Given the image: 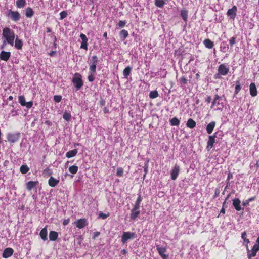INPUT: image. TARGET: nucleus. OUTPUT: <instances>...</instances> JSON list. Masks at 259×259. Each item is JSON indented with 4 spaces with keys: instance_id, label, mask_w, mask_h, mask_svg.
<instances>
[{
    "instance_id": "obj_12",
    "label": "nucleus",
    "mask_w": 259,
    "mask_h": 259,
    "mask_svg": "<svg viewBox=\"0 0 259 259\" xmlns=\"http://www.w3.org/2000/svg\"><path fill=\"white\" fill-rule=\"evenodd\" d=\"M14 253V250L12 248H6L4 249L2 256L4 258H8L11 257Z\"/></svg>"
},
{
    "instance_id": "obj_2",
    "label": "nucleus",
    "mask_w": 259,
    "mask_h": 259,
    "mask_svg": "<svg viewBox=\"0 0 259 259\" xmlns=\"http://www.w3.org/2000/svg\"><path fill=\"white\" fill-rule=\"evenodd\" d=\"M230 69L229 65L226 63L220 64L218 68V73L214 75L215 79H219L221 76H226L229 72Z\"/></svg>"
},
{
    "instance_id": "obj_41",
    "label": "nucleus",
    "mask_w": 259,
    "mask_h": 259,
    "mask_svg": "<svg viewBox=\"0 0 259 259\" xmlns=\"http://www.w3.org/2000/svg\"><path fill=\"white\" fill-rule=\"evenodd\" d=\"M123 169L122 167H118L117 169L116 176L121 177L123 176Z\"/></svg>"
},
{
    "instance_id": "obj_62",
    "label": "nucleus",
    "mask_w": 259,
    "mask_h": 259,
    "mask_svg": "<svg viewBox=\"0 0 259 259\" xmlns=\"http://www.w3.org/2000/svg\"><path fill=\"white\" fill-rule=\"evenodd\" d=\"M103 112H104V113H108L109 112V109L107 107H104L103 108Z\"/></svg>"
},
{
    "instance_id": "obj_6",
    "label": "nucleus",
    "mask_w": 259,
    "mask_h": 259,
    "mask_svg": "<svg viewBox=\"0 0 259 259\" xmlns=\"http://www.w3.org/2000/svg\"><path fill=\"white\" fill-rule=\"evenodd\" d=\"M20 137V134L19 133H9L7 135V139L8 141L11 143H15L19 140Z\"/></svg>"
},
{
    "instance_id": "obj_31",
    "label": "nucleus",
    "mask_w": 259,
    "mask_h": 259,
    "mask_svg": "<svg viewBox=\"0 0 259 259\" xmlns=\"http://www.w3.org/2000/svg\"><path fill=\"white\" fill-rule=\"evenodd\" d=\"M171 126H178L180 124V120L176 117L171 119L169 121Z\"/></svg>"
},
{
    "instance_id": "obj_40",
    "label": "nucleus",
    "mask_w": 259,
    "mask_h": 259,
    "mask_svg": "<svg viewBox=\"0 0 259 259\" xmlns=\"http://www.w3.org/2000/svg\"><path fill=\"white\" fill-rule=\"evenodd\" d=\"M71 117V114L67 112H65L63 115V118L67 121L70 120Z\"/></svg>"
},
{
    "instance_id": "obj_14",
    "label": "nucleus",
    "mask_w": 259,
    "mask_h": 259,
    "mask_svg": "<svg viewBox=\"0 0 259 259\" xmlns=\"http://www.w3.org/2000/svg\"><path fill=\"white\" fill-rule=\"evenodd\" d=\"M217 133H214V135L210 136L209 139L207 142V149L210 150L213 146V144L215 143V138L217 137Z\"/></svg>"
},
{
    "instance_id": "obj_56",
    "label": "nucleus",
    "mask_w": 259,
    "mask_h": 259,
    "mask_svg": "<svg viewBox=\"0 0 259 259\" xmlns=\"http://www.w3.org/2000/svg\"><path fill=\"white\" fill-rule=\"evenodd\" d=\"M69 221H70V219L69 218H68L67 219H64L63 221V225L64 226H66L68 224V223H69Z\"/></svg>"
},
{
    "instance_id": "obj_60",
    "label": "nucleus",
    "mask_w": 259,
    "mask_h": 259,
    "mask_svg": "<svg viewBox=\"0 0 259 259\" xmlns=\"http://www.w3.org/2000/svg\"><path fill=\"white\" fill-rule=\"evenodd\" d=\"M225 204V201L224 202V203L223 204V207L220 211L221 213H223V214H224L225 213V209L224 208Z\"/></svg>"
},
{
    "instance_id": "obj_42",
    "label": "nucleus",
    "mask_w": 259,
    "mask_h": 259,
    "mask_svg": "<svg viewBox=\"0 0 259 259\" xmlns=\"http://www.w3.org/2000/svg\"><path fill=\"white\" fill-rule=\"evenodd\" d=\"M67 12L65 11H63L60 13V20H63L67 16Z\"/></svg>"
},
{
    "instance_id": "obj_50",
    "label": "nucleus",
    "mask_w": 259,
    "mask_h": 259,
    "mask_svg": "<svg viewBox=\"0 0 259 259\" xmlns=\"http://www.w3.org/2000/svg\"><path fill=\"white\" fill-rule=\"evenodd\" d=\"M138 195V197L136 201V203H139L141 205V202L142 201V197L141 196V193H139Z\"/></svg>"
},
{
    "instance_id": "obj_39",
    "label": "nucleus",
    "mask_w": 259,
    "mask_h": 259,
    "mask_svg": "<svg viewBox=\"0 0 259 259\" xmlns=\"http://www.w3.org/2000/svg\"><path fill=\"white\" fill-rule=\"evenodd\" d=\"M18 101L21 105L24 106L25 105V98L24 96H20L18 98Z\"/></svg>"
},
{
    "instance_id": "obj_16",
    "label": "nucleus",
    "mask_w": 259,
    "mask_h": 259,
    "mask_svg": "<svg viewBox=\"0 0 259 259\" xmlns=\"http://www.w3.org/2000/svg\"><path fill=\"white\" fill-rule=\"evenodd\" d=\"M11 53L10 52L2 51L0 53V59L3 61H8L9 59Z\"/></svg>"
},
{
    "instance_id": "obj_22",
    "label": "nucleus",
    "mask_w": 259,
    "mask_h": 259,
    "mask_svg": "<svg viewBox=\"0 0 259 259\" xmlns=\"http://www.w3.org/2000/svg\"><path fill=\"white\" fill-rule=\"evenodd\" d=\"M39 235L41 238L44 240L46 241L47 240V227H45L41 229L39 233Z\"/></svg>"
},
{
    "instance_id": "obj_3",
    "label": "nucleus",
    "mask_w": 259,
    "mask_h": 259,
    "mask_svg": "<svg viewBox=\"0 0 259 259\" xmlns=\"http://www.w3.org/2000/svg\"><path fill=\"white\" fill-rule=\"evenodd\" d=\"M72 82L77 90L80 89L83 85L81 75L78 73H75L72 78Z\"/></svg>"
},
{
    "instance_id": "obj_49",
    "label": "nucleus",
    "mask_w": 259,
    "mask_h": 259,
    "mask_svg": "<svg viewBox=\"0 0 259 259\" xmlns=\"http://www.w3.org/2000/svg\"><path fill=\"white\" fill-rule=\"evenodd\" d=\"M126 23V21L119 20L118 25L119 27L123 28L125 26Z\"/></svg>"
},
{
    "instance_id": "obj_47",
    "label": "nucleus",
    "mask_w": 259,
    "mask_h": 259,
    "mask_svg": "<svg viewBox=\"0 0 259 259\" xmlns=\"http://www.w3.org/2000/svg\"><path fill=\"white\" fill-rule=\"evenodd\" d=\"M62 100V96L61 95H55L54 96V100L57 103L60 102Z\"/></svg>"
},
{
    "instance_id": "obj_59",
    "label": "nucleus",
    "mask_w": 259,
    "mask_h": 259,
    "mask_svg": "<svg viewBox=\"0 0 259 259\" xmlns=\"http://www.w3.org/2000/svg\"><path fill=\"white\" fill-rule=\"evenodd\" d=\"M211 101V97L209 96H207V98L205 99V102L208 104Z\"/></svg>"
},
{
    "instance_id": "obj_29",
    "label": "nucleus",
    "mask_w": 259,
    "mask_h": 259,
    "mask_svg": "<svg viewBox=\"0 0 259 259\" xmlns=\"http://www.w3.org/2000/svg\"><path fill=\"white\" fill-rule=\"evenodd\" d=\"M132 70V68L130 66H127L123 71V75L125 78H127V77L131 74V72Z\"/></svg>"
},
{
    "instance_id": "obj_43",
    "label": "nucleus",
    "mask_w": 259,
    "mask_h": 259,
    "mask_svg": "<svg viewBox=\"0 0 259 259\" xmlns=\"http://www.w3.org/2000/svg\"><path fill=\"white\" fill-rule=\"evenodd\" d=\"M94 73H92L91 71L88 76V79L90 82H93L95 80Z\"/></svg>"
},
{
    "instance_id": "obj_8",
    "label": "nucleus",
    "mask_w": 259,
    "mask_h": 259,
    "mask_svg": "<svg viewBox=\"0 0 259 259\" xmlns=\"http://www.w3.org/2000/svg\"><path fill=\"white\" fill-rule=\"evenodd\" d=\"M135 233L124 232L122 236L121 241L123 243H125L128 239L135 238Z\"/></svg>"
},
{
    "instance_id": "obj_9",
    "label": "nucleus",
    "mask_w": 259,
    "mask_h": 259,
    "mask_svg": "<svg viewBox=\"0 0 259 259\" xmlns=\"http://www.w3.org/2000/svg\"><path fill=\"white\" fill-rule=\"evenodd\" d=\"M237 7L233 6L231 9L228 10L227 15L230 17V19L234 20L237 15Z\"/></svg>"
},
{
    "instance_id": "obj_55",
    "label": "nucleus",
    "mask_w": 259,
    "mask_h": 259,
    "mask_svg": "<svg viewBox=\"0 0 259 259\" xmlns=\"http://www.w3.org/2000/svg\"><path fill=\"white\" fill-rule=\"evenodd\" d=\"M99 235H100L99 232H95L94 233L92 238L93 239H95L97 237H98L99 236Z\"/></svg>"
},
{
    "instance_id": "obj_23",
    "label": "nucleus",
    "mask_w": 259,
    "mask_h": 259,
    "mask_svg": "<svg viewBox=\"0 0 259 259\" xmlns=\"http://www.w3.org/2000/svg\"><path fill=\"white\" fill-rule=\"evenodd\" d=\"M23 45V43L22 40L19 39L18 37L15 39L14 46L16 49L18 50H21L22 49Z\"/></svg>"
},
{
    "instance_id": "obj_32",
    "label": "nucleus",
    "mask_w": 259,
    "mask_h": 259,
    "mask_svg": "<svg viewBox=\"0 0 259 259\" xmlns=\"http://www.w3.org/2000/svg\"><path fill=\"white\" fill-rule=\"evenodd\" d=\"M120 37L123 39L124 40L128 35V31L125 29H123L120 31L119 33Z\"/></svg>"
},
{
    "instance_id": "obj_44",
    "label": "nucleus",
    "mask_w": 259,
    "mask_h": 259,
    "mask_svg": "<svg viewBox=\"0 0 259 259\" xmlns=\"http://www.w3.org/2000/svg\"><path fill=\"white\" fill-rule=\"evenodd\" d=\"M88 41L85 40L84 41H82L80 45V48L84 49L85 50H88Z\"/></svg>"
},
{
    "instance_id": "obj_38",
    "label": "nucleus",
    "mask_w": 259,
    "mask_h": 259,
    "mask_svg": "<svg viewBox=\"0 0 259 259\" xmlns=\"http://www.w3.org/2000/svg\"><path fill=\"white\" fill-rule=\"evenodd\" d=\"M158 95H159L158 93L156 90L150 92V93L149 94V97L151 99H155V98H157L158 96Z\"/></svg>"
},
{
    "instance_id": "obj_25",
    "label": "nucleus",
    "mask_w": 259,
    "mask_h": 259,
    "mask_svg": "<svg viewBox=\"0 0 259 259\" xmlns=\"http://www.w3.org/2000/svg\"><path fill=\"white\" fill-rule=\"evenodd\" d=\"M196 125V122L192 119L190 118L186 123V126L190 128H194Z\"/></svg>"
},
{
    "instance_id": "obj_57",
    "label": "nucleus",
    "mask_w": 259,
    "mask_h": 259,
    "mask_svg": "<svg viewBox=\"0 0 259 259\" xmlns=\"http://www.w3.org/2000/svg\"><path fill=\"white\" fill-rule=\"evenodd\" d=\"M141 205L139 203H137L135 202L134 206L133 208H135V209H139L140 208Z\"/></svg>"
},
{
    "instance_id": "obj_61",
    "label": "nucleus",
    "mask_w": 259,
    "mask_h": 259,
    "mask_svg": "<svg viewBox=\"0 0 259 259\" xmlns=\"http://www.w3.org/2000/svg\"><path fill=\"white\" fill-rule=\"evenodd\" d=\"M219 193H220L219 190L218 189H216L215 191V193H214V195L213 196V197L214 198L217 197L219 196Z\"/></svg>"
},
{
    "instance_id": "obj_15",
    "label": "nucleus",
    "mask_w": 259,
    "mask_h": 259,
    "mask_svg": "<svg viewBox=\"0 0 259 259\" xmlns=\"http://www.w3.org/2000/svg\"><path fill=\"white\" fill-rule=\"evenodd\" d=\"M60 180L59 179H56L52 176H51L48 180V184L51 187H55L59 183Z\"/></svg>"
},
{
    "instance_id": "obj_63",
    "label": "nucleus",
    "mask_w": 259,
    "mask_h": 259,
    "mask_svg": "<svg viewBox=\"0 0 259 259\" xmlns=\"http://www.w3.org/2000/svg\"><path fill=\"white\" fill-rule=\"evenodd\" d=\"M255 199V197H252L249 198L248 200H247V203H249L250 202L253 201Z\"/></svg>"
},
{
    "instance_id": "obj_19",
    "label": "nucleus",
    "mask_w": 259,
    "mask_h": 259,
    "mask_svg": "<svg viewBox=\"0 0 259 259\" xmlns=\"http://www.w3.org/2000/svg\"><path fill=\"white\" fill-rule=\"evenodd\" d=\"M58 237V233L54 231H51L49 234V237L50 241H56Z\"/></svg>"
},
{
    "instance_id": "obj_27",
    "label": "nucleus",
    "mask_w": 259,
    "mask_h": 259,
    "mask_svg": "<svg viewBox=\"0 0 259 259\" xmlns=\"http://www.w3.org/2000/svg\"><path fill=\"white\" fill-rule=\"evenodd\" d=\"M34 15V12L32 9L30 7H28L25 10V16L27 18H31Z\"/></svg>"
},
{
    "instance_id": "obj_37",
    "label": "nucleus",
    "mask_w": 259,
    "mask_h": 259,
    "mask_svg": "<svg viewBox=\"0 0 259 259\" xmlns=\"http://www.w3.org/2000/svg\"><path fill=\"white\" fill-rule=\"evenodd\" d=\"M165 4L163 0H155V5L159 8H162Z\"/></svg>"
},
{
    "instance_id": "obj_4",
    "label": "nucleus",
    "mask_w": 259,
    "mask_h": 259,
    "mask_svg": "<svg viewBox=\"0 0 259 259\" xmlns=\"http://www.w3.org/2000/svg\"><path fill=\"white\" fill-rule=\"evenodd\" d=\"M98 62V58L96 55H94L92 57L91 59L90 62V67L89 69L90 71L92 73H96L97 65Z\"/></svg>"
},
{
    "instance_id": "obj_13",
    "label": "nucleus",
    "mask_w": 259,
    "mask_h": 259,
    "mask_svg": "<svg viewBox=\"0 0 259 259\" xmlns=\"http://www.w3.org/2000/svg\"><path fill=\"white\" fill-rule=\"evenodd\" d=\"M157 250L159 254L163 259H168V255L165 254V252L166 251V248L165 247H161L158 245L157 246Z\"/></svg>"
},
{
    "instance_id": "obj_26",
    "label": "nucleus",
    "mask_w": 259,
    "mask_h": 259,
    "mask_svg": "<svg viewBox=\"0 0 259 259\" xmlns=\"http://www.w3.org/2000/svg\"><path fill=\"white\" fill-rule=\"evenodd\" d=\"M77 150L76 149L69 151L66 153V157L70 158L74 157L77 153Z\"/></svg>"
},
{
    "instance_id": "obj_10",
    "label": "nucleus",
    "mask_w": 259,
    "mask_h": 259,
    "mask_svg": "<svg viewBox=\"0 0 259 259\" xmlns=\"http://www.w3.org/2000/svg\"><path fill=\"white\" fill-rule=\"evenodd\" d=\"M180 172V167L178 165L176 164L173 168L171 170L170 175H171V179L172 180H175Z\"/></svg>"
},
{
    "instance_id": "obj_52",
    "label": "nucleus",
    "mask_w": 259,
    "mask_h": 259,
    "mask_svg": "<svg viewBox=\"0 0 259 259\" xmlns=\"http://www.w3.org/2000/svg\"><path fill=\"white\" fill-rule=\"evenodd\" d=\"M80 37L82 39V41H84L85 40H88L86 35L83 33H81L80 35Z\"/></svg>"
},
{
    "instance_id": "obj_54",
    "label": "nucleus",
    "mask_w": 259,
    "mask_h": 259,
    "mask_svg": "<svg viewBox=\"0 0 259 259\" xmlns=\"http://www.w3.org/2000/svg\"><path fill=\"white\" fill-rule=\"evenodd\" d=\"M215 105H220V102H218V101L217 100H215V99H214L213 102H212V106H211V108H212L213 106H214Z\"/></svg>"
},
{
    "instance_id": "obj_11",
    "label": "nucleus",
    "mask_w": 259,
    "mask_h": 259,
    "mask_svg": "<svg viewBox=\"0 0 259 259\" xmlns=\"http://www.w3.org/2000/svg\"><path fill=\"white\" fill-rule=\"evenodd\" d=\"M76 226L79 229H82L88 225V223L86 219H80L75 222Z\"/></svg>"
},
{
    "instance_id": "obj_35",
    "label": "nucleus",
    "mask_w": 259,
    "mask_h": 259,
    "mask_svg": "<svg viewBox=\"0 0 259 259\" xmlns=\"http://www.w3.org/2000/svg\"><path fill=\"white\" fill-rule=\"evenodd\" d=\"M181 16L184 21H187L188 18V11L186 10H181Z\"/></svg>"
},
{
    "instance_id": "obj_58",
    "label": "nucleus",
    "mask_w": 259,
    "mask_h": 259,
    "mask_svg": "<svg viewBox=\"0 0 259 259\" xmlns=\"http://www.w3.org/2000/svg\"><path fill=\"white\" fill-rule=\"evenodd\" d=\"M215 100L218 101V102H220V100L222 99V97L219 96L218 94L215 95L214 98Z\"/></svg>"
},
{
    "instance_id": "obj_64",
    "label": "nucleus",
    "mask_w": 259,
    "mask_h": 259,
    "mask_svg": "<svg viewBox=\"0 0 259 259\" xmlns=\"http://www.w3.org/2000/svg\"><path fill=\"white\" fill-rule=\"evenodd\" d=\"M246 232H243L241 234L242 239H243V240L246 239Z\"/></svg>"
},
{
    "instance_id": "obj_1",
    "label": "nucleus",
    "mask_w": 259,
    "mask_h": 259,
    "mask_svg": "<svg viewBox=\"0 0 259 259\" xmlns=\"http://www.w3.org/2000/svg\"><path fill=\"white\" fill-rule=\"evenodd\" d=\"M2 36L4 38L7 42L13 46L15 39V33L13 30L9 27H5L3 29Z\"/></svg>"
},
{
    "instance_id": "obj_48",
    "label": "nucleus",
    "mask_w": 259,
    "mask_h": 259,
    "mask_svg": "<svg viewBox=\"0 0 259 259\" xmlns=\"http://www.w3.org/2000/svg\"><path fill=\"white\" fill-rule=\"evenodd\" d=\"M229 44L232 47L234 46V45L235 44L236 42V37L235 36H233L232 37H231L229 40Z\"/></svg>"
},
{
    "instance_id": "obj_51",
    "label": "nucleus",
    "mask_w": 259,
    "mask_h": 259,
    "mask_svg": "<svg viewBox=\"0 0 259 259\" xmlns=\"http://www.w3.org/2000/svg\"><path fill=\"white\" fill-rule=\"evenodd\" d=\"M33 105V102L32 101H29L25 103V105H24V106H26L27 108L29 109L32 107Z\"/></svg>"
},
{
    "instance_id": "obj_17",
    "label": "nucleus",
    "mask_w": 259,
    "mask_h": 259,
    "mask_svg": "<svg viewBox=\"0 0 259 259\" xmlns=\"http://www.w3.org/2000/svg\"><path fill=\"white\" fill-rule=\"evenodd\" d=\"M250 94L252 97H255L257 94V91L254 83H250L249 85Z\"/></svg>"
},
{
    "instance_id": "obj_46",
    "label": "nucleus",
    "mask_w": 259,
    "mask_h": 259,
    "mask_svg": "<svg viewBox=\"0 0 259 259\" xmlns=\"http://www.w3.org/2000/svg\"><path fill=\"white\" fill-rule=\"evenodd\" d=\"M188 80L187 78L183 76L180 79V82L181 84H186L187 83Z\"/></svg>"
},
{
    "instance_id": "obj_30",
    "label": "nucleus",
    "mask_w": 259,
    "mask_h": 259,
    "mask_svg": "<svg viewBox=\"0 0 259 259\" xmlns=\"http://www.w3.org/2000/svg\"><path fill=\"white\" fill-rule=\"evenodd\" d=\"M36 182H34L32 181H29L26 184L27 189L28 190H32L36 185Z\"/></svg>"
},
{
    "instance_id": "obj_5",
    "label": "nucleus",
    "mask_w": 259,
    "mask_h": 259,
    "mask_svg": "<svg viewBox=\"0 0 259 259\" xmlns=\"http://www.w3.org/2000/svg\"><path fill=\"white\" fill-rule=\"evenodd\" d=\"M8 16L14 22L18 21L21 18V15L18 11L12 10H8Z\"/></svg>"
},
{
    "instance_id": "obj_36",
    "label": "nucleus",
    "mask_w": 259,
    "mask_h": 259,
    "mask_svg": "<svg viewBox=\"0 0 259 259\" xmlns=\"http://www.w3.org/2000/svg\"><path fill=\"white\" fill-rule=\"evenodd\" d=\"M241 87L240 83V81L239 80L236 81V85L235 88V95H237L241 90Z\"/></svg>"
},
{
    "instance_id": "obj_20",
    "label": "nucleus",
    "mask_w": 259,
    "mask_h": 259,
    "mask_svg": "<svg viewBox=\"0 0 259 259\" xmlns=\"http://www.w3.org/2000/svg\"><path fill=\"white\" fill-rule=\"evenodd\" d=\"M140 213V211L139 209H135V208H132L131 213V219L133 220H136Z\"/></svg>"
},
{
    "instance_id": "obj_7",
    "label": "nucleus",
    "mask_w": 259,
    "mask_h": 259,
    "mask_svg": "<svg viewBox=\"0 0 259 259\" xmlns=\"http://www.w3.org/2000/svg\"><path fill=\"white\" fill-rule=\"evenodd\" d=\"M247 256L250 259L252 257L255 256L256 255V253L258 251H259V245L255 244L252 247L251 251L248 249V247L247 246Z\"/></svg>"
},
{
    "instance_id": "obj_33",
    "label": "nucleus",
    "mask_w": 259,
    "mask_h": 259,
    "mask_svg": "<svg viewBox=\"0 0 259 259\" xmlns=\"http://www.w3.org/2000/svg\"><path fill=\"white\" fill-rule=\"evenodd\" d=\"M29 168L27 165H22L20 168V171L22 174H25L28 172Z\"/></svg>"
},
{
    "instance_id": "obj_18",
    "label": "nucleus",
    "mask_w": 259,
    "mask_h": 259,
    "mask_svg": "<svg viewBox=\"0 0 259 259\" xmlns=\"http://www.w3.org/2000/svg\"><path fill=\"white\" fill-rule=\"evenodd\" d=\"M240 203L241 201L239 198H235L233 200V205L237 211H240L242 209Z\"/></svg>"
},
{
    "instance_id": "obj_53",
    "label": "nucleus",
    "mask_w": 259,
    "mask_h": 259,
    "mask_svg": "<svg viewBox=\"0 0 259 259\" xmlns=\"http://www.w3.org/2000/svg\"><path fill=\"white\" fill-rule=\"evenodd\" d=\"M105 100L103 99H101L99 101V105L101 107H103L105 105Z\"/></svg>"
},
{
    "instance_id": "obj_24",
    "label": "nucleus",
    "mask_w": 259,
    "mask_h": 259,
    "mask_svg": "<svg viewBox=\"0 0 259 259\" xmlns=\"http://www.w3.org/2000/svg\"><path fill=\"white\" fill-rule=\"evenodd\" d=\"M215 126V122L211 121L206 126V131L208 134H211Z\"/></svg>"
},
{
    "instance_id": "obj_21",
    "label": "nucleus",
    "mask_w": 259,
    "mask_h": 259,
    "mask_svg": "<svg viewBox=\"0 0 259 259\" xmlns=\"http://www.w3.org/2000/svg\"><path fill=\"white\" fill-rule=\"evenodd\" d=\"M203 44L208 49H212L214 46V42L209 38L205 39L203 41Z\"/></svg>"
},
{
    "instance_id": "obj_28",
    "label": "nucleus",
    "mask_w": 259,
    "mask_h": 259,
    "mask_svg": "<svg viewBox=\"0 0 259 259\" xmlns=\"http://www.w3.org/2000/svg\"><path fill=\"white\" fill-rule=\"evenodd\" d=\"M16 7L18 8H23L26 5V2L25 0H17L16 2Z\"/></svg>"
},
{
    "instance_id": "obj_34",
    "label": "nucleus",
    "mask_w": 259,
    "mask_h": 259,
    "mask_svg": "<svg viewBox=\"0 0 259 259\" xmlns=\"http://www.w3.org/2000/svg\"><path fill=\"white\" fill-rule=\"evenodd\" d=\"M78 167L76 165H72L69 167V171L72 174H75L77 172Z\"/></svg>"
},
{
    "instance_id": "obj_45",
    "label": "nucleus",
    "mask_w": 259,
    "mask_h": 259,
    "mask_svg": "<svg viewBox=\"0 0 259 259\" xmlns=\"http://www.w3.org/2000/svg\"><path fill=\"white\" fill-rule=\"evenodd\" d=\"M110 215V213L108 212L107 214L104 213L102 212H100L99 214V217L102 219H105L108 217H109Z\"/></svg>"
}]
</instances>
